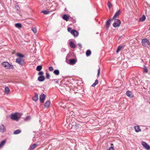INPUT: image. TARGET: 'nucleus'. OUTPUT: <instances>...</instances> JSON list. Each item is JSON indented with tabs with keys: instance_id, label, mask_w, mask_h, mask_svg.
Listing matches in <instances>:
<instances>
[{
	"instance_id": "obj_1",
	"label": "nucleus",
	"mask_w": 150,
	"mask_h": 150,
	"mask_svg": "<svg viewBox=\"0 0 150 150\" xmlns=\"http://www.w3.org/2000/svg\"><path fill=\"white\" fill-rule=\"evenodd\" d=\"M1 65L6 69H13L14 68L13 65L7 62H4L1 63Z\"/></svg>"
},
{
	"instance_id": "obj_2",
	"label": "nucleus",
	"mask_w": 150,
	"mask_h": 150,
	"mask_svg": "<svg viewBox=\"0 0 150 150\" xmlns=\"http://www.w3.org/2000/svg\"><path fill=\"white\" fill-rule=\"evenodd\" d=\"M142 43L143 45L145 47H148L150 46V42L146 39H143L142 40Z\"/></svg>"
},
{
	"instance_id": "obj_3",
	"label": "nucleus",
	"mask_w": 150,
	"mask_h": 150,
	"mask_svg": "<svg viewBox=\"0 0 150 150\" xmlns=\"http://www.w3.org/2000/svg\"><path fill=\"white\" fill-rule=\"evenodd\" d=\"M114 22L112 24L113 26L115 28L119 27L121 23L120 21L116 18L114 19Z\"/></svg>"
},
{
	"instance_id": "obj_4",
	"label": "nucleus",
	"mask_w": 150,
	"mask_h": 150,
	"mask_svg": "<svg viewBox=\"0 0 150 150\" xmlns=\"http://www.w3.org/2000/svg\"><path fill=\"white\" fill-rule=\"evenodd\" d=\"M18 113H15L14 114H12L11 116V118L13 120L18 121L20 118V116L18 115Z\"/></svg>"
},
{
	"instance_id": "obj_5",
	"label": "nucleus",
	"mask_w": 150,
	"mask_h": 150,
	"mask_svg": "<svg viewBox=\"0 0 150 150\" xmlns=\"http://www.w3.org/2000/svg\"><path fill=\"white\" fill-rule=\"evenodd\" d=\"M16 62L21 66H23L25 64V60L17 58L16 60Z\"/></svg>"
},
{
	"instance_id": "obj_6",
	"label": "nucleus",
	"mask_w": 150,
	"mask_h": 150,
	"mask_svg": "<svg viewBox=\"0 0 150 150\" xmlns=\"http://www.w3.org/2000/svg\"><path fill=\"white\" fill-rule=\"evenodd\" d=\"M39 98L40 103H43L46 98V95L44 93H41Z\"/></svg>"
},
{
	"instance_id": "obj_7",
	"label": "nucleus",
	"mask_w": 150,
	"mask_h": 150,
	"mask_svg": "<svg viewBox=\"0 0 150 150\" xmlns=\"http://www.w3.org/2000/svg\"><path fill=\"white\" fill-rule=\"evenodd\" d=\"M141 144L145 149L147 150L150 149V146L146 142L142 141L141 142Z\"/></svg>"
},
{
	"instance_id": "obj_8",
	"label": "nucleus",
	"mask_w": 150,
	"mask_h": 150,
	"mask_svg": "<svg viewBox=\"0 0 150 150\" xmlns=\"http://www.w3.org/2000/svg\"><path fill=\"white\" fill-rule=\"evenodd\" d=\"M121 13V11L120 10H119L117 11L115 13L114 15L113 16V17L112 18V20H114L115 19H116L118 17L119 15Z\"/></svg>"
},
{
	"instance_id": "obj_9",
	"label": "nucleus",
	"mask_w": 150,
	"mask_h": 150,
	"mask_svg": "<svg viewBox=\"0 0 150 150\" xmlns=\"http://www.w3.org/2000/svg\"><path fill=\"white\" fill-rule=\"evenodd\" d=\"M113 20H112V19H110L108 20L106 22V29L107 30H108L110 27V26L111 24V21H112Z\"/></svg>"
},
{
	"instance_id": "obj_10",
	"label": "nucleus",
	"mask_w": 150,
	"mask_h": 150,
	"mask_svg": "<svg viewBox=\"0 0 150 150\" xmlns=\"http://www.w3.org/2000/svg\"><path fill=\"white\" fill-rule=\"evenodd\" d=\"M71 34L73 35L74 37H77L79 35V32L75 30H74L71 32Z\"/></svg>"
},
{
	"instance_id": "obj_11",
	"label": "nucleus",
	"mask_w": 150,
	"mask_h": 150,
	"mask_svg": "<svg viewBox=\"0 0 150 150\" xmlns=\"http://www.w3.org/2000/svg\"><path fill=\"white\" fill-rule=\"evenodd\" d=\"M77 62V60L75 59H69V64L70 65H74Z\"/></svg>"
},
{
	"instance_id": "obj_12",
	"label": "nucleus",
	"mask_w": 150,
	"mask_h": 150,
	"mask_svg": "<svg viewBox=\"0 0 150 150\" xmlns=\"http://www.w3.org/2000/svg\"><path fill=\"white\" fill-rule=\"evenodd\" d=\"M33 100L35 102H36L38 99V95L36 93H35V95L32 97Z\"/></svg>"
},
{
	"instance_id": "obj_13",
	"label": "nucleus",
	"mask_w": 150,
	"mask_h": 150,
	"mask_svg": "<svg viewBox=\"0 0 150 150\" xmlns=\"http://www.w3.org/2000/svg\"><path fill=\"white\" fill-rule=\"evenodd\" d=\"M70 17L69 16L66 14H64L63 15L62 17V18L64 20L67 21L69 20V18Z\"/></svg>"
},
{
	"instance_id": "obj_14",
	"label": "nucleus",
	"mask_w": 150,
	"mask_h": 150,
	"mask_svg": "<svg viewBox=\"0 0 150 150\" xmlns=\"http://www.w3.org/2000/svg\"><path fill=\"white\" fill-rule=\"evenodd\" d=\"M69 45L70 47L74 49L76 47V45L72 41L69 42Z\"/></svg>"
},
{
	"instance_id": "obj_15",
	"label": "nucleus",
	"mask_w": 150,
	"mask_h": 150,
	"mask_svg": "<svg viewBox=\"0 0 150 150\" xmlns=\"http://www.w3.org/2000/svg\"><path fill=\"white\" fill-rule=\"evenodd\" d=\"M45 77L44 76H40L38 77V80L40 82H42L45 80Z\"/></svg>"
},
{
	"instance_id": "obj_16",
	"label": "nucleus",
	"mask_w": 150,
	"mask_h": 150,
	"mask_svg": "<svg viewBox=\"0 0 150 150\" xmlns=\"http://www.w3.org/2000/svg\"><path fill=\"white\" fill-rule=\"evenodd\" d=\"M126 94L127 96L130 98H132L134 97L133 95L132 94V93L129 91H127L126 92Z\"/></svg>"
},
{
	"instance_id": "obj_17",
	"label": "nucleus",
	"mask_w": 150,
	"mask_h": 150,
	"mask_svg": "<svg viewBox=\"0 0 150 150\" xmlns=\"http://www.w3.org/2000/svg\"><path fill=\"white\" fill-rule=\"evenodd\" d=\"M37 146H38V145L35 144H34L32 145H30L28 150H33L35 149V147Z\"/></svg>"
},
{
	"instance_id": "obj_18",
	"label": "nucleus",
	"mask_w": 150,
	"mask_h": 150,
	"mask_svg": "<svg viewBox=\"0 0 150 150\" xmlns=\"http://www.w3.org/2000/svg\"><path fill=\"white\" fill-rule=\"evenodd\" d=\"M6 130L5 127L3 124H2L1 126H0V132H3Z\"/></svg>"
},
{
	"instance_id": "obj_19",
	"label": "nucleus",
	"mask_w": 150,
	"mask_h": 150,
	"mask_svg": "<svg viewBox=\"0 0 150 150\" xmlns=\"http://www.w3.org/2000/svg\"><path fill=\"white\" fill-rule=\"evenodd\" d=\"M50 100H48L46 101L44 104V106L46 108H48L50 105Z\"/></svg>"
},
{
	"instance_id": "obj_20",
	"label": "nucleus",
	"mask_w": 150,
	"mask_h": 150,
	"mask_svg": "<svg viewBox=\"0 0 150 150\" xmlns=\"http://www.w3.org/2000/svg\"><path fill=\"white\" fill-rule=\"evenodd\" d=\"M145 19H146V16L144 14H143L142 15V16L139 19V22H140V21L143 22L145 20Z\"/></svg>"
},
{
	"instance_id": "obj_21",
	"label": "nucleus",
	"mask_w": 150,
	"mask_h": 150,
	"mask_svg": "<svg viewBox=\"0 0 150 150\" xmlns=\"http://www.w3.org/2000/svg\"><path fill=\"white\" fill-rule=\"evenodd\" d=\"M134 129H135V132H139L141 131V129L139 128V126L138 125L135 126L134 127Z\"/></svg>"
},
{
	"instance_id": "obj_22",
	"label": "nucleus",
	"mask_w": 150,
	"mask_h": 150,
	"mask_svg": "<svg viewBox=\"0 0 150 150\" xmlns=\"http://www.w3.org/2000/svg\"><path fill=\"white\" fill-rule=\"evenodd\" d=\"M15 26L19 28L20 29L22 28V25L20 23H18L15 24Z\"/></svg>"
},
{
	"instance_id": "obj_23",
	"label": "nucleus",
	"mask_w": 150,
	"mask_h": 150,
	"mask_svg": "<svg viewBox=\"0 0 150 150\" xmlns=\"http://www.w3.org/2000/svg\"><path fill=\"white\" fill-rule=\"evenodd\" d=\"M16 55L19 57V58H18V59H22L24 57V54H21L20 53H17Z\"/></svg>"
},
{
	"instance_id": "obj_24",
	"label": "nucleus",
	"mask_w": 150,
	"mask_h": 150,
	"mask_svg": "<svg viewBox=\"0 0 150 150\" xmlns=\"http://www.w3.org/2000/svg\"><path fill=\"white\" fill-rule=\"evenodd\" d=\"M87 116V114H81L79 115V118L82 117V118H85Z\"/></svg>"
},
{
	"instance_id": "obj_25",
	"label": "nucleus",
	"mask_w": 150,
	"mask_h": 150,
	"mask_svg": "<svg viewBox=\"0 0 150 150\" xmlns=\"http://www.w3.org/2000/svg\"><path fill=\"white\" fill-rule=\"evenodd\" d=\"M73 126L76 129H78L80 127H81V125L79 124H77L76 123H75V125H74Z\"/></svg>"
},
{
	"instance_id": "obj_26",
	"label": "nucleus",
	"mask_w": 150,
	"mask_h": 150,
	"mask_svg": "<svg viewBox=\"0 0 150 150\" xmlns=\"http://www.w3.org/2000/svg\"><path fill=\"white\" fill-rule=\"evenodd\" d=\"M42 69V65H39L37 66L36 68V70L37 71H40Z\"/></svg>"
},
{
	"instance_id": "obj_27",
	"label": "nucleus",
	"mask_w": 150,
	"mask_h": 150,
	"mask_svg": "<svg viewBox=\"0 0 150 150\" xmlns=\"http://www.w3.org/2000/svg\"><path fill=\"white\" fill-rule=\"evenodd\" d=\"M21 132V130L18 129L15 130L13 132V134H17L20 133Z\"/></svg>"
},
{
	"instance_id": "obj_28",
	"label": "nucleus",
	"mask_w": 150,
	"mask_h": 150,
	"mask_svg": "<svg viewBox=\"0 0 150 150\" xmlns=\"http://www.w3.org/2000/svg\"><path fill=\"white\" fill-rule=\"evenodd\" d=\"M53 73L56 75L58 76L59 74V70L58 69H55L54 70Z\"/></svg>"
},
{
	"instance_id": "obj_29",
	"label": "nucleus",
	"mask_w": 150,
	"mask_h": 150,
	"mask_svg": "<svg viewBox=\"0 0 150 150\" xmlns=\"http://www.w3.org/2000/svg\"><path fill=\"white\" fill-rule=\"evenodd\" d=\"M4 90L5 93L6 94L8 93L10 91V90L8 86L5 87Z\"/></svg>"
},
{
	"instance_id": "obj_30",
	"label": "nucleus",
	"mask_w": 150,
	"mask_h": 150,
	"mask_svg": "<svg viewBox=\"0 0 150 150\" xmlns=\"http://www.w3.org/2000/svg\"><path fill=\"white\" fill-rule=\"evenodd\" d=\"M6 142V140H3L0 143V148L3 146L5 144Z\"/></svg>"
},
{
	"instance_id": "obj_31",
	"label": "nucleus",
	"mask_w": 150,
	"mask_h": 150,
	"mask_svg": "<svg viewBox=\"0 0 150 150\" xmlns=\"http://www.w3.org/2000/svg\"><path fill=\"white\" fill-rule=\"evenodd\" d=\"M91 54V51L90 50H88L86 52V55L87 56H89Z\"/></svg>"
},
{
	"instance_id": "obj_32",
	"label": "nucleus",
	"mask_w": 150,
	"mask_h": 150,
	"mask_svg": "<svg viewBox=\"0 0 150 150\" xmlns=\"http://www.w3.org/2000/svg\"><path fill=\"white\" fill-rule=\"evenodd\" d=\"M123 47V46H119L118 47L117 49L116 50V53H118L120 51V50Z\"/></svg>"
},
{
	"instance_id": "obj_33",
	"label": "nucleus",
	"mask_w": 150,
	"mask_h": 150,
	"mask_svg": "<svg viewBox=\"0 0 150 150\" xmlns=\"http://www.w3.org/2000/svg\"><path fill=\"white\" fill-rule=\"evenodd\" d=\"M107 5L108 7V8L110 10V9L111 8L112 6V4L110 1H108L107 3Z\"/></svg>"
},
{
	"instance_id": "obj_34",
	"label": "nucleus",
	"mask_w": 150,
	"mask_h": 150,
	"mask_svg": "<svg viewBox=\"0 0 150 150\" xmlns=\"http://www.w3.org/2000/svg\"><path fill=\"white\" fill-rule=\"evenodd\" d=\"M69 20L73 23H75L76 22V19L72 17H70L69 18Z\"/></svg>"
},
{
	"instance_id": "obj_35",
	"label": "nucleus",
	"mask_w": 150,
	"mask_h": 150,
	"mask_svg": "<svg viewBox=\"0 0 150 150\" xmlns=\"http://www.w3.org/2000/svg\"><path fill=\"white\" fill-rule=\"evenodd\" d=\"M98 81L97 79L95 80V82L92 84V86L95 87L97 84L98 83Z\"/></svg>"
},
{
	"instance_id": "obj_36",
	"label": "nucleus",
	"mask_w": 150,
	"mask_h": 150,
	"mask_svg": "<svg viewBox=\"0 0 150 150\" xmlns=\"http://www.w3.org/2000/svg\"><path fill=\"white\" fill-rule=\"evenodd\" d=\"M41 13H43L44 14L47 15L49 14L50 13V11H47V10H44L41 12Z\"/></svg>"
},
{
	"instance_id": "obj_37",
	"label": "nucleus",
	"mask_w": 150,
	"mask_h": 150,
	"mask_svg": "<svg viewBox=\"0 0 150 150\" xmlns=\"http://www.w3.org/2000/svg\"><path fill=\"white\" fill-rule=\"evenodd\" d=\"M39 72L38 73V75L40 76H44V72L42 71H39Z\"/></svg>"
},
{
	"instance_id": "obj_38",
	"label": "nucleus",
	"mask_w": 150,
	"mask_h": 150,
	"mask_svg": "<svg viewBox=\"0 0 150 150\" xmlns=\"http://www.w3.org/2000/svg\"><path fill=\"white\" fill-rule=\"evenodd\" d=\"M15 8L16 9L17 11L19 12L20 11V8L18 5H16L15 6Z\"/></svg>"
},
{
	"instance_id": "obj_39",
	"label": "nucleus",
	"mask_w": 150,
	"mask_h": 150,
	"mask_svg": "<svg viewBox=\"0 0 150 150\" xmlns=\"http://www.w3.org/2000/svg\"><path fill=\"white\" fill-rule=\"evenodd\" d=\"M30 116H28L27 117H26L25 118V119H24V120L25 121H27L28 120H30Z\"/></svg>"
},
{
	"instance_id": "obj_40",
	"label": "nucleus",
	"mask_w": 150,
	"mask_h": 150,
	"mask_svg": "<svg viewBox=\"0 0 150 150\" xmlns=\"http://www.w3.org/2000/svg\"><path fill=\"white\" fill-rule=\"evenodd\" d=\"M50 77V74L48 73H46V78L47 79H49Z\"/></svg>"
},
{
	"instance_id": "obj_41",
	"label": "nucleus",
	"mask_w": 150,
	"mask_h": 150,
	"mask_svg": "<svg viewBox=\"0 0 150 150\" xmlns=\"http://www.w3.org/2000/svg\"><path fill=\"white\" fill-rule=\"evenodd\" d=\"M31 30L34 33H35L37 32V30L35 28H32Z\"/></svg>"
},
{
	"instance_id": "obj_42",
	"label": "nucleus",
	"mask_w": 150,
	"mask_h": 150,
	"mask_svg": "<svg viewBox=\"0 0 150 150\" xmlns=\"http://www.w3.org/2000/svg\"><path fill=\"white\" fill-rule=\"evenodd\" d=\"M100 67L98 69V74L97 75V77L98 78L100 76Z\"/></svg>"
},
{
	"instance_id": "obj_43",
	"label": "nucleus",
	"mask_w": 150,
	"mask_h": 150,
	"mask_svg": "<svg viewBox=\"0 0 150 150\" xmlns=\"http://www.w3.org/2000/svg\"><path fill=\"white\" fill-rule=\"evenodd\" d=\"M74 30L72 29L71 28L69 27L67 29V30L68 32H70L71 33V32Z\"/></svg>"
},
{
	"instance_id": "obj_44",
	"label": "nucleus",
	"mask_w": 150,
	"mask_h": 150,
	"mask_svg": "<svg viewBox=\"0 0 150 150\" xmlns=\"http://www.w3.org/2000/svg\"><path fill=\"white\" fill-rule=\"evenodd\" d=\"M48 69L50 71H52L54 70V68L52 67H49Z\"/></svg>"
},
{
	"instance_id": "obj_45",
	"label": "nucleus",
	"mask_w": 150,
	"mask_h": 150,
	"mask_svg": "<svg viewBox=\"0 0 150 150\" xmlns=\"http://www.w3.org/2000/svg\"><path fill=\"white\" fill-rule=\"evenodd\" d=\"M144 66V71L145 73H147L148 71V70L147 68L146 67H145V66Z\"/></svg>"
},
{
	"instance_id": "obj_46",
	"label": "nucleus",
	"mask_w": 150,
	"mask_h": 150,
	"mask_svg": "<svg viewBox=\"0 0 150 150\" xmlns=\"http://www.w3.org/2000/svg\"><path fill=\"white\" fill-rule=\"evenodd\" d=\"M78 45L80 49H81L82 48V46L81 45L80 43H78Z\"/></svg>"
},
{
	"instance_id": "obj_47",
	"label": "nucleus",
	"mask_w": 150,
	"mask_h": 150,
	"mask_svg": "<svg viewBox=\"0 0 150 150\" xmlns=\"http://www.w3.org/2000/svg\"><path fill=\"white\" fill-rule=\"evenodd\" d=\"M108 150H114L113 147H110Z\"/></svg>"
},
{
	"instance_id": "obj_48",
	"label": "nucleus",
	"mask_w": 150,
	"mask_h": 150,
	"mask_svg": "<svg viewBox=\"0 0 150 150\" xmlns=\"http://www.w3.org/2000/svg\"><path fill=\"white\" fill-rule=\"evenodd\" d=\"M110 145L111 146V147H114V144L112 143H111Z\"/></svg>"
},
{
	"instance_id": "obj_49",
	"label": "nucleus",
	"mask_w": 150,
	"mask_h": 150,
	"mask_svg": "<svg viewBox=\"0 0 150 150\" xmlns=\"http://www.w3.org/2000/svg\"><path fill=\"white\" fill-rule=\"evenodd\" d=\"M55 80H56V79H53L51 80L52 81H55Z\"/></svg>"
},
{
	"instance_id": "obj_50",
	"label": "nucleus",
	"mask_w": 150,
	"mask_h": 150,
	"mask_svg": "<svg viewBox=\"0 0 150 150\" xmlns=\"http://www.w3.org/2000/svg\"><path fill=\"white\" fill-rule=\"evenodd\" d=\"M58 82H59V81H58V80H57V81H56V83H58Z\"/></svg>"
},
{
	"instance_id": "obj_51",
	"label": "nucleus",
	"mask_w": 150,
	"mask_h": 150,
	"mask_svg": "<svg viewBox=\"0 0 150 150\" xmlns=\"http://www.w3.org/2000/svg\"><path fill=\"white\" fill-rule=\"evenodd\" d=\"M67 8H65V9H64V11H67Z\"/></svg>"
},
{
	"instance_id": "obj_52",
	"label": "nucleus",
	"mask_w": 150,
	"mask_h": 150,
	"mask_svg": "<svg viewBox=\"0 0 150 150\" xmlns=\"http://www.w3.org/2000/svg\"><path fill=\"white\" fill-rule=\"evenodd\" d=\"M77 93V92H74V93L75 94H76Z\"/></svg>"
},
{
	"instance_id": "obj_53",
	"label": "nucleus",
	"mask_w": 150,
	"mask_h": 150,
	"mask_svg": "<svg viewBox=\"0 0 150 150\" xmlns=\"http://www.w3.org/2000/svg\"><path fill=\"white\" fill-rule=\"evenodd\" d=\"M149 104H150V99H149Z\"/></svg>"
},
{
	"instance_id": "obj_54",
	"label": "nucleus",
	"mask_w": 150,
	"mask_h": 150,
	"mask_svg": "<svg viewBox=\"0 0 150 150\" xmlns=\"http://www.w3.org/2000/svg\"><path fill=\"white\" fill-rule=\"evenodd\" d=\"M148 30H150V28Z\"/></svg>"
},
{
	"instance_id": "obj_55",
	"label": "nucleus",
	"mask_w": 150,
	"mask_h": 150,
	"mask_svg": "<svg viewBox=\"0 0 150 150\" xmlns=\"http://www.w3.org/2000/svg\"><path fill=\"white\" fill-rule=\"evenodd\" d=\"M80 122L81 123H83V122Z\"/></svg>"
}]
</instances>
